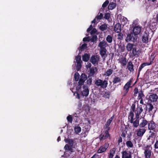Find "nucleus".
I'll use <instances>...</instances> for the list:
<instances>
[{"label": "nucleus", "instance_id": "f257e3e1", "mask_svg": "<svg viewBox=\"0 0 158 158\" xmlns=\"http://www.w3.org/2000/svg\"><path fill=\"white\" fill-rule=\"evenodd\" d=\"M65 142L68 143L69 144H66L65 145L64 148L66 152L69 151L70 153L74 152L73 148H74L73 146L74 143V140L73 139H64Z\"/></svg>", "mask_w": 158, "mask_h": 158}, {"label": "nucleus", "instance_id": "f03ea898", "mask_svg": "<svg viewBox=\"0 0 158 158\" xmlns=\"http://www.w3.org/2000/svg\"><path fill=\"white\" fill-rule=\"evenodd\" d=\"M132 80L133 79L131 78L124 86L123 91L122 92L123 97L126 96L128 93L129 88L131 87Z\"/></svg>", "mask_w": 158, "mask_h": 158}, {"label": "nucleus", "instance_id": "7ed1b4c3", "mask_svg": "<svg viewBox=\"0 0 158 158\" xmlns=\"http://www.w3.org/2000/svg\"><path fill=\"white\" fill-rule=\"evenodd\" d=\"M95 84L97 86H100L102 89H105L107 86L108 83L106 80L103 81L101 79H98L96 81Z\"/></svg>", "mask_w": 158, "mask_h": 158}, {"label": "nucleus", "instance_id": "20e7f679", "mask_svg": "<svg viewBox=\"0 0 158 158\" xmlns=\"http://www.w3.org/2000/svg\"><path fill=\"white\" fill-rule=\"evenodd\" d=\"M154 57H153L152 58L149 57V59L150 60V62H144L143 63H142L140 65V66L138 69L137 75L138 77H139V76L140 74V72L141 71V70L143 68L146 66L150 65L152 64L153 63V61L154 60Z\"/></svg>", "mask_w": 158, "mask_h": 158}, {"label": "nucleus", "instance_id": "39448f33", "mask_svg": "<svg viewBox=\"0 0 158 158\" xmlns=\"http://www.w3.org/2000/svg\"><path fill=\"white\" fill-rule=\"evenodd\" d=\"M137 37V36L134 35V34L131 32L127 35V37L125 39V41L127 42L130 41L135 42L136 41Z\"/></svg>", "mask_w": 158, "mask_h": 158}, {"label": "nucleus", "instance_id": "423d86ee", "mask_svg": "<svg viewBox=\"0 0 158 158\" xmlns=\"http://www.w3.org/2000/svg\"><path fill=\"white\" fill-rule=\"evenodd\" d=\"M141 52V49H139L137 50L136 48L135 47L133 49L131 52H130V56L131 57H138L139 56Z\"/></svg>", "mask_w": 158, "mask_h": 158}, {"label": "nucleus", "instance_id": "0eeeda50", "mask_svg": "<svg viewBox=\"0 0 158 158\" xmlns=\"http://www.w3.org/2000/svg\"><path fill=\"white\" fill-rule=\"evenodd\" d=\"M109 143H105L104 145L100 146L97 152L98 153H102L105 152L108 148Z\"/></svg>", "mask_w": 158, "mask_h": 158}, {"label": "nucleus", "instance_id": "6e6552de", "mask_svg": "<svg viewBox=\"0 0 158 158\" xmlns=\"http://www.w3.org/2000/svg\"><path fill=\"white\" fill-rule=\"evenodd\" d=\"M148 145H147L144 147L145 149L144 154L145 158H150L152 151L151 149H150Z\"/></svg>", "mask_w": 158, "mask_h": 158}, {"label": "nucleus", "instance_id": "1a4fd4ad", "mask_svg": "<svg viewBox=\"0 0 158 158\" xmlns=\"http://www.w3.org/2000/svg\"><path fill=\"white\" fill-rule=\"evenodd\" d=\"M132 33L134 35L137 36L141 31V27L139 25H135L132 29Z\"/></svg>", "mask_w": 158, "mask_h": 158}, {"label": "nucleus", "instance_id": "9d476101", "mask_svg": "<svg viewBox=\"0 0 158 158\" xmlns=\"http://www.w3.org/2000/svg\"><path fill=\"white\" fill-rule=\"evenodd\" d=\"M99 56L98 55H92L90 58V61L93 64H98L99 60Z\"/></svg>", "mask_w": 158, "mask_h": 158}, {"label": "nucleus", "instance_id": "9b49d317", "mask_svg": "<svg viewBox=\"0 0 158 158\" xmlns=\"http://www.w3.org/2000/svg\"><path fill=\"white\" fill-rule=\"evenodd\" d=\"M143 109L142 108V106L140 105L139 107H138L137 109L135 111V118L137 119H139L140 117L139 116L141 114V113L143 111Z\"/></svg>", "mask_w": 158, "mask_h": 158}, {"label": "nucleus", "instance_id": "f8f14e48", "mask_svg": "<svg viewBox=\"0 0 158 158\" xmlns=\"http://www.w3.org/2000/svg\"><path fill=\"white\" fill-rule=\"evenodd\" d=\"M110 135H108L107 133H105V132L104 131L99 135V138L100 141H102L108 138L110 139Z\"/></svg>", "mask_w": 158, "mask_h": 158}, {"label": "nucleus", "instance_id": "ddd939ff", "mask_svg": "<svg viewBox=\"0 0 158 158\" xmlns=\"http://www.w3.org/2000/svg\"><path fill=\"white\" fill-rule=\"evenodd\" d=\"M84 90L81 92V94L83 96L87 97L89 94V90L87 86L85 85L83 86Z\"/></svg>", "mask_w": 158, "mask_h": 158}, {"label": "nucleus", "instance_id": "4468645a", "mask_svg": "<svg viewBox=\"0 0 158 158\" xmlns=\"http://www.w3.org/2000/svg\"><path fill=\"white\" fill-rule=\"evenodd\" d=\"M149 35L147 32H145L142 36V41L143 43L147 44L148 42Z\"/></svg>", "mask_w": 158, "mask_h": 158}, {"label": "nucleus", "instance_id": "2eb2a0df", "mask_svg": "<svg viewBox=\"0 0 158 158\" xmlns=\"http://www.w3.org/2000/svg\"><path fill=\"white\" fill-rule=\"evenodd\" d=\"M122 30L121 26L119 23H117L114 27V31L116 33H120Z\"/></svg>", "mask_w": 158, "mask_h": 158}, {"label": "nucleus", "instance_id": "dca6fc26", "mask_svg": "<svg viewBox=\"0 0 158 158\" xmlns=\"http://www.w3.org/2000/svg\"><path fill=\"white\" fill-rule=\"evenodd\" d=\"M148 129L150 130H156L155 124L153 121H151L148 123Z\"/></svg>", "mask_w": 158, "mask_h": 158}, {"label": "nucleus", "instance_id": "f3484780", "mask_svg": "<svg viewBox=\"0 0 158 158\" xmlns=\"http://www.w3.org/2000/svg\"><path fill=\"white\" fill-rule=\"evenodd\" d=\"M146 130L144 128H139L137 131V135L139 137L142 136L145 133Z\"/></svg>", "mask_w": 158, "mask_h": 158}, {"label": "nucleus", "instance_id": "a211bd4d", "mask_svg": "<svg viewBox=\"0 0 158 158\" xmlns=\"http://www.w3.org/2000/svg\"><path fill=\"white\" fill-rule=\"evenodd\" d=\"M122 158H131V152H128L126 151H123L122 152Z\"/></svg>", "mask_w": 158, "mask_h": 158}, {"label": "nucleus", "instance_id": "6ab92c4d", "mask_svg": "<svg viewBox=\"0 0 158 158\" xmlns=\"http://www.w3.org/2000/svg\"><path fill=\"white\" fill-rule=\"evenodd\" d=\"M107 43L104 40L100 42L98 44V46L100 48H105L107 46H108Z\"/></svg>", "mask_w": 158, "mask_h": 158}, {"label": "nucleus", "instance_id": "aec40b11", "mask_svg": "<svg viewBox=\"0 0 158 158\" xmlns=\"http://www.w3.org/2000/svg\"><path fill=\"white\" fill-rule=\"evenodd\" d=\"M149 99L151 102H156L158 99V96L156 94H152L149 96Z\"/></svg>", "mask_w": 158, "mask_h": 158}, {"label": "nucleus", "instance_id": "412c9836", "mask_svg": "<svg viewBox=\"0 0 158 158\" xmlns=\"http://www.w3.org/2000/svg\"><path fill=\"white\" fill-rule=\"evenodd\" d=\"M134 65L131 61H129L127 64V68L131 72H133L134 71Z\"/></svg>", "mask_w": 158, "mask_h": 158}, {"label": "nucleus", "instance_id": "4be33fe9", "mask_svg": "<svg viewBox=\"0 0 158 158\" xmlns=\"http://www.w3.org/2000/svg\"><path fill=\"white\" fill-rule=\"evenodd\" d=\"M121 81V79L120 77L115 76L113 79L112 82L113 84L120 83Z\"/></svg>", "mask_w": 158, "mask_h": 158}, {"label": "nucleus", "instance_id": "5701e85b", "mask_svg": "<svg viewBox=\"0 0 158 158\" xmlns=\"http://www.w3.org/2000/svg\"><path fill=\"white\" fill-rule=\"evenodd\" d=\"M107 51L106 48H100L99 50V53L102 57L105 56Z\"/></svg>", "mask_w": 158, "mask_h": 158}, {"label": "nucleus", "instance_id": "b1692460", "mask_svg": "<svg viewBox=\"0 0 158 158\" xmlns=\"http://www.w3.org/2000/svg\"><path fill=\"white\" fill-rule=\"evenodd\" d=\"M131 123H132L133 127L135 128H137L139 126V119H136L134 121L132 120V122H130Z\"/></svg>", "mask_w": 158, "mask_h": 158}, {"label": "nucleus", "instance_id": "393cba45", "mask_svg": "<svg viewBox=\"0 0 158 158\" xmlns=\"http://www.w3.org/2000/svg\"><path fill=\"white\" fill-rule=\"evenodd\" d=\"M135 46L133 44L128 43L126 46L127 50L128 51H131L133 49L135 48L134 47Z\"/></svg>", "mask_w": 158, "mask_h": 158}, {"label": "nucleus", "instance_id": "a878e982", "mask_svg": "<svg viewBox=\"0 0 158 158\" xmlns=\"http://www.w3.org/2000/svg\"><path fill=\"white\" fill-rule=\"evenodd\" d=\"M157 25V23L156 22H153L151 21L149 24V27L151 29H154L156 28Z\"/></svg>", "mask_w": 158, "mask_h": 158}, {"label": "nucleus", "instance_id": "bb28decb", "mask_svg": "<svg viewBox=\"0 0 158 158\" xmlns=\"http://www.w3.org/2000/svg\"><path fill=\"white\" fill-rule=\"evenodd\" d=\"M114 117V115H113L110 119H108L105 123V126H106L107 127H109Z\"/></svg>", "mask_w": 158, "mask_h": 158}, {"label": "nucleus", "instance_id": "cd10ccee", "mask_svg": "<svg viewBox=\"0 0 158 158\" xmlns=\"http://www.w3.org/2000/svg\"><path fill=\"white\" fill-rule=\"evenodd\" d=\"M89 57L90 55L85 53L82 56V60L85 62H87L89 60Z\"/></svg>", "mask_w": 158, "mask_h": 158}, {"label": "nucleus", "instance_id": "c85d7f7f", "mask_svg": "<svg viewBox=\"0 0 158 158\" xmlns=\"http://www.w3.org/2000/svg\"><path fill=\"white\" fill-rule=\"evenodd\" d=\"M107 28V25L106 23L101 25L99 27L100 30L102 31H104L106 30Z\"/></svg>", "mask_w": 158, "mask_h": 158}, {"label": "nucleus", "instance_id": "c756f323", "mask_svg": "<svg viewBox=\"0 0 158 158\" xmlns=\"http://www.w3.org/2000/svg\"><path fill=\"white\" fill-rule=\"evenodd\" d=\"M148 122L145 119H143L142 122L139 124V126L140 128L144 127L147 124Z\"/></svg>", "mask_w": 158, "mask_h": 158}, {"label": "nucleus", "instance_id": "7c9ffc66", "mask_svg": "<svg viewBox=\"0 0 158 158\" xmlns=\"http://www.w3.org/2000/svg\"><path fill=\"white\" fill-rule=\"evenodd\" d=\"M113 72V69H109L106 72H105V73L104 74V75L107 76H109L112 74Z\"/></svg>", "mask_w": 158, "mask_h": 158}, {"label": "nucleus", "instance_id": "2f4dec72", "mask_svg": "<svg viewBox=\"0 0 158 158\" xmlns=\"http://www.w3.org/2000/svg\"><path fill=\"white\" fill-rule=\"evenodd\" d=\"M116 6V4L114 2H110L108 6V8L109 10H112Z\"/></svg>", "mask_w": 158, "mask_h": 158}, {"label": "nucleus", "instance_id": "473e14b6", "mask_svg": "<svg viewBox=\"0 0 158 158\" xmlns=\"http://www.w3.org/2000/svg\"><path fill=\"white\" fill-rule=\"evenodd\" d=\"M74 130L75 133L78 134L81 131V128L78 126H76L75 127Z\"/></svg>", "mask_w": 158, "mask_h": 158}, {"label": "nucleus", "instance_id": "72a5a7b5", "mask_svg": "<svg viewBox=\"0 0 158 158\" xmlns=\"http://www.w3.org/2000/svg\"><path fill=\"white\" fill-rule=\"evenodd\" d=\"M147 108H148L149 112L152 111L153 109L154 108V106L151 103H148L147 106Z\"/></svg>", "mask_w": 158, "mask_h": 158}, {"label": "nucleus", "instance_id": "f704fd0d", "mask_svg": "<svg viewBox=\"0 0 158 158\" xmlns=\"http://www.w3.org/2000/svg\"><path fill=\"white\" fill-rule=\"evenodd\" d=\"M106 41L109 43H111L113 40V36L111 35H108L106 38Z\"/></svg>", "mask_w": 158, "mask_h": 158}, {"label": "nucleus", "instance_id": "c9c22d12", "mask_svg": "<svg viewBox=\"0 0 158 158\" xmlns=\"http://www.w3.org/2000/svg\"><path fill=\"white\" fill-rule=\"evenodd\" d=\"M153 131H149V133H150V134L149 135V138H153L154 136H155L156 135V130H154Z\"/></svg>", "mask_w": 158, "mask_h": 158}, {"label": "nucleus", "instance_id": "e433bc0d", "mask_svg": "<svg viewBox=\"0 0 158 158\" xmlns=\"http://www.w3.org/2000/svg\"><path fill=\"white\" fill-rule=\"evenodd\" d=\"M134 114L133 112L132 111H130L129 114V115L128 116V118L130 119L129 117L130 118V122H132V120H134Z\"/></svg>", "mask_w": 158, "mask_h": 158}, {"label": "nucleus", "instance_id": "4c0bfd02", "mask_svg": "<svg viewBox=\"0 0 158 158\" xmlns=\"http://www.w3.org/2000/svg\"><path fill=\"white\" fill-rule=\"evenodd\" d=\"M127 146L129 148H132L133 147V144L131 141H127L126 142Z\"/></svg>", "mask_w": 158, "mask_h": 158}, {"label": "nucleus", "instance_id": "58836bf2", "mask_svg": "<svg viewBox=\"0 0 158 158\" xmlns=\"http://www.w3.org/2000/svg\"><path fill=\"white\" fill-rule=\"evenodd\" d=\"M87 79V75L85 74L82 73L81 75L80 79L85 81Z\"/></svg>", "mask_w": 158, "mask_h": 158}, {"label": "nucleus", "instance_id": "ea45409f", "mask_svg": "<svg viewBox=\"0 0 158 158\" xmlns=\"http://www.w3.org/2000/svg\"><path fill=\"white\" fill-rule=\"evenodd\" d=\"M144 97V95L143 94V92L142 90H141L139 92L138 98L139 99L143 98Z\"/></svg>", "mask_w": 158, "mask_h": 158}, {"label": "nucleus", "instance_id": "a19ab883", "mask_svg": "<svg viewBox=\"0 0 158 158\" xmlns=\"http://www.w3.org/2000/svg\"><path fill=\"white\" fill-rule=\"evenodd\" d=\"M97 39V36L96 35H93L91 39H90V41L91 42L94 43L95 42Z\"/></svg>", "mask_w": 158, "mask_h": 158}, {"label": "nucleus", "instance_id": "79ce46f5", "mask_svg": "<svg viewBox=\"0 0 158 158\" xmlns=\"http://www.w3.org/2000/svg\"><path fill=\"white\" fill-rule=\"evenodd\" d=\"M80 75L78 72H76L74 75V78L76 81H78L79 80Z\"/></svg>", "mask_w": 158, "mask_h": 158}, {"label": "nucleus", "instance_id": "37998d69", "mask_svg": "<svg viewBox=\"0 0 158 158\" xmlns=\"http://www.w3.org/2000/svg\"><path fill=\"white\" fill-rule=\"evenodd\" d=\"M103 15L102 13H99L97 16L96 17V18H97V20H99L102 19V18Z\"/></svg>", "mask_w": 158, "mask_h": 158}, {"label": "nucleus", "instance_id": "c03bdc74", "mask_svg": "<svg viewBox=\"0 0 158 158\" xmlns=\"http://www.w3.org/2000/svg\"><path fill=\"white\" fill-rule=\"evenodd\" d=\"M87 44L85 43H84L82 44L81 46L80 47L79 49L81 51H82L84 49L87 48Z\"/></svg>", "mask_w": 158, "mask_h": 158}, {"label": "nucleus", "instance_id": "a18cd8bd", "mask_svg": "<svg viewBox=\"0 0 158 158\" xmlns=\"http://www.w3.org/2000/svg\"><path fill=\"white\" fill-rule=\"evenodd\" d=\"M67 119L68 122L72 123L73 120V118L71 115H69L67 117Z\"/></svg>", "mask_w": 158, "mask_h": 158}, {"label": "nucleus", "instance_id": "49530a36", "mask_svg": "<svg viewBox=\"0 0 158 158\" xmlns=\"http://www.w3.org/2000/svg\"><path fill=\"white\" fill-rule=\"evenodd\" d=\"M134 96L135 97L137 96V94L139 93L138 89L137 88L135 87L134 88L133 91Z\"/></svg>", "mask_w": 158, "mask_h": 158}, {"label": "nucleus", "instance_id": "de8ad7c7", "mask_svg": "<svg viewBox=\"0 0 158 158\" xmlns=\"http://www.w3.org/2000/svg\"><path fill=\"white\" fill-rule=\"evenodd\" d=\"M121 63L122 64L123 66H125L126 65L127 61L126 59L125 58L121 60Z\"/></svg>", "mask_w": 158, "mask_h": 158}, {"label": "nucleus", "instance_id": "09e8293b", "mask_svg": "<svg viewBox=\"0 0 158 158\" xmlns=\"http://www.w3.org/2000/svg\"><path fill=\"white\" fill-rule=\"evenodd\" d=\"M81 57L80 55H77L76 57V60L77 62H82L81 60Z\"/></svg>", "mask_w": 158, "mask_h": 158}, {"label": "nucleus", "instance_id": "8fccbe9b", "mask_svg": "<svg viewBox=\"0 0 158 158\" xmlns=\"http://www.w3.org/2000/svg\"><path fill=\"white\" fill-rule=\"evenodd\" d=\"M110 96V93L109 92H105L104 95V97L106 98H109Z\"/></svg>", "mask_w": 158, "mask_h": 158}, {"label": "nucleus", "instance_id": "3c124183", "mask_svg": "<svg viewBox=\"0 0 158 158\" xmlns=\"http://www.w3.org/2000/svg\"><path fill=\"white\" fill-rule=\"evenodd\" d=\"M82 62H77V68L78 70L80 69L81 67V63Z\"/></svg>", "mask_w": 158, "mask_h": 158}, {"label": "nucleus", "instance_id": "603ef678", "mask_svg": "<svg viewBox=\"0 0 158 158\" xmlns=\"http://www.w3.org/2000/svg\"><path fill=\"white\" fill-rule=\"evenodd\" d=\"M104 128L105 129H106V130L104 131L105 132V133H107L108 135H110V134L109 133V131L110 130V127H107L106 126H105Z\"/></svg>", "mask_w": 158, "mask_h": 158}, {"label": "nucleus", "instance_id": "864d4df0", "mask_svg": "<svg viewBox=\"0 0 158 158\" xmlns=\"http://www.w3.org/2000/svg\"><path fill=\"white\" fill-rule=\"evenodd\" d=\"M118 33L119 34L118 35V39L121 40L123 39V35L122 33H121V32Z\"/></svg>", "mask_w": 158, "mask_h": 158}, {"label": "nucleus", "instance_id": "5fc2aeb1", "mask_svg": "<svg viewBox=\"0 0 158 158\" xmlns=\"http://www.w3.org/2000/svg\"><path fill=\"white\" fill-rule=\"evenodd\" d=\"M109 3V1L108 0H106L105 2H104L102 5V7L103 8H105L107 6V5Z\"/></svg>", "mask_w": 158, "mask_h": 158}, {"label": "nucleus", "instance_id": "6e6d98bb", "mask_svg": "<svg viewBox=\"0 0 158 158\" xmlns=\"http://www.w3.org/2000/svg\"><path fill=\"white\" fill-rule=\"evenodd\" d=\"M95 73V69L94 67H92L90 69V73L92 75H94Z\"/></svg>", "mask_w": 158, "mask_h": 158}, {"label": "nucleus", "instance_id": "4d7b16f0", "mask_svg": "<svg viewBox=\"0 0 158 158\" xmlns=\"http://www.w3.org/2000/svg\"><path fill=\"white\" fill-rule=\"evenodd\" d=\"M110 17V15L109 13H106L104 15V18L108 20Z\"/></svg>", "mask_w": 158, "mask_h": 158}, {"label": "nucleus", "instance_id": "13d9d810", "mask_svg": "<svg viewBox=\"0 0 158 158\" xmlns=\"http://www.w3.org/2000/svg\"><path fill=\"white\" fill-rule=\"evenodd\" d=\"M87 83L89 85H90L92 82V80L91 77H89V79L87 81Z\"/></svg>", "mask_w": 158, "mask_h": 158}, {"label": "nucleus", "instance_id": "bf43d9fd", "mask_svg": "<svg viewBox=\"0 0 158 158\" xmlns=\"http://www.w3.org/2000/svg\"><path fill=\"white\" fill-rule=\"evenodd\" d=\"M135 105L134 103L132 104L131 107V108L132 111V112H135Z\"/></svg>", "mask_w": 158, "mask_h": 158}, {"label": "nucleus", "instance_id": "052dcab7", "mask_svg": "<svg viewBox=\"0 0 158 158\" xmlns=\"http://www.w3.org/2000/svg\"><path fill=\"white\" fill-rule=\"evenodd\" d=\"M97 31V30L95 28H93L91 30V31L90 32V34L91 35H93Z\"/></svg>", "mask_w": 158, "mask_h": 158}, {"label": "nucleus", "instance_id": "680f3d73", "mask_svg": "<svg viewBox=\"0 0 158 158\" xmlns=\"http://www.w3.org/2000/svg\"><path fill=\"white\" fill-rule=\"evenodd\" d=\"M79 81L78 82V84L79 85H83L84 84L85 81L80 79H79Z\"/></svg>", "mask_w": 158, "mask_h": 158}, {"label": "nucleus", "instance_id": "e2e57ef3", "mask_svg": "<svg viewBox=\"0 0 158 158\" xmlns=\"http://www.w3.org/2000/svg\"><path fill=\"white\" fill-rule=\"evenodd\" d=\"M83 40L84 42L88 41L89 42L90 41L89 37H85L83 39Z\"/></svg>", "mask_w": 158, "mask_h": 158}, {"label": "nucleus", "instance_id": "0e129e2a", "mask_svg": "<svg viewBox=\"0 0 158 158\" xmlns=\"http://www.w3.org/2000/svg\"><path fill=\"white\" fill-rule=\"evenodd\" d=\"M119 48L122 52H124L125 49L124 46L120 45L119 47Z\"/></svg>", "mask_w": 158, "mask_h": 158}, {"label": "nucleus", "instance_id": "69168bd1", "mask_svg": "<svg viewBox=\"0 0 158 158\" xmlns=\"http://www.w3.org/2000/svg\"><path fill=\"white\" fill-rule=\"evenodd\" d=\"M93 26L92 25H91L87 29V32H89L93 29Z\"/></svg>", "mask_w": 158, "mask_h": 158}, {"label": "nucleus", "instance_id": "338daca9", "mask_svg": "<svg viewBox=\"0 0 158 158\" xmlns=\"http://www.w3.org/2000/svg\"><path fill=\"white\" fill-rule=\"evenodd\" d=\"M82 85H79L78 84V86L76 87V90L77 91H79L80 90H81V88Z\"/></svg>", "mask_w": 158, "mask_h": 158}, {"label": "nucleus", "instance_id": "774afa93", "mask_svg": "<svg viewBox=\"0 0 158 158\" xmlns=\"http://www.w3.org/2000/svg\"><path fill=\"white\" fill-rule=\"evenodd\" d=\"M154 148L156 149H158V140L156 141L154 145Z\"/></svg>", "mask_w": 158, "mask_h": 158}]
</instances>
